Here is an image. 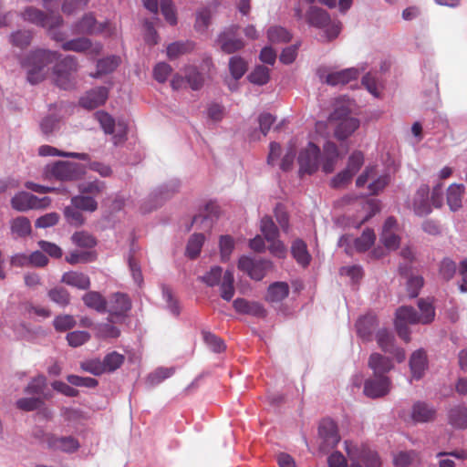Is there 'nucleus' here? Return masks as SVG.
Here are the masks:
<instances>
[{
  "instance_id": "1",
  "label": "nucleus",
  "mask_w": 467,
  "mask_h": 467,
  "mask_svg": "<svg viewBox=\"0 0 467 467\" xmlns=\"http://www.w3.org/2000/svg\"><path fill=\"white\" fill-rule=\"evenodd\" d=\"M420 314L411 306H400L396 311L395 327L400 338L405 342L410 340L408 324H430L434 320L435 308L431 302L420 299L418 301Z\"/></svg>"
},
{
  "instance_id": "2",
  "label": "nucleus",
  "mask_w": 467,
  "mask_h": 467,
  "mask_svg": "<svg viewBox=\"0 0 467 467\" xmlns=\"http://www.w3.org/2000/svg\"><path fill=\"white\" fill-rule=\"evenodd\" d=\"M58 58V54L54 51L39 49L31 52L23 62V67L27 69V79L31 84H36L45 78V68Z\"/></svg>"
},
{
  "instance_id": "3",
  "label": "nucleus",
  "mask_w": 467,
  "mask_h": 467,
  "mask_svg": "<svg viewBox=\"0 0 467 467\" xmlns=\"http://www.w3.org/2000/svg\"><path fill=\"white\" fill-rule=\"evenodd\" d=\"M306 20L311 26L324 29L322 36L326 41H332L340 34L342 25L339 21H332L329 14L316 5H311L306 13Z\"/></svg>"
},
{
  "instance_id": "4",
  "label": "nucleus",
  "mask_w": 467,
  "mask_h": 467,
  "mask_svg": "<svg viewBox=\"0 0 467 467\" xmlns=\"http://www.w3.org/2000/svg\"><path fill=\"white\" fill-rule=\"evenodd\" d=\"M78 68V61L72 56H67L57 62L53 69L55 84L65 90L74 88L77 83L76 73Z\"/></svg>"
},
{
  "instance_id": "5",
  "label": "nucleus",
  "mask_w": 467,
  "mask_h": 467,
  "mask_svg": "<svg viewBox=\"0 0 467 467\" xmlns=\"http://www.w3.org/2000/svg\"><path fill=\"white\" fill-rule=\"evenodd\" d=\"M390 174L384 172L379 175L376 165H368L365 168L364 171L357 178L356 185L358 188H362L366 183L368 184V194L379 195L390 182Z\"/></svg>"
},
{
  "instance_id": "6",
  "label": "nucleus",
  "mask_w": 467,
  "mask_h": 467,
  "mask_svg": "<svg viewBox=\"0 0 467 467\" xmlns=\"http://www.w3.org/2000/svg\"><path fill=\"white\" fill-rule=\"evenodd\" d=\"M47 176L58 181H76L85 175V166L72 161H58L47 167Z\"/></svg>"
},
{
  "instance_id": "7",
  "label": "nucleus",
  "mask_w": 467,
  "mask_h": 467,
  "mask_svg": "<svg viewBox=\"0 0 467 467\" xmlns=\"http://www.w3.org/2000/svg\"><path fill=\"white\" fill-rule=\"evenodd\" d=\"M215 45L223 53L230 55L242 50L245 42L239 35V26L231 25L218 34Z\"/></svg>"
},
{
  "instance_id": "8",
  "label": "nucleus",
  "mask_w": 467,
  "mask_h": 467,
  "mask_svg": "<svg viewBox=\"0 0 467 467\" xmlns=\"http://www.w3.org/2000/svg\"><path fill=\"white\" fill-rule=\"evenodd\" d=\"M330 122H337L335 129V137L345 140L349 137L358 127L359 120L349 116L347 109H336L329 116Z\"/></svg>"
},
{
  "instance_id": "9",
  "label": "nucleus",
  "mask_w": 467,
  "mask_h": 467,
  "mask_svg": "<svg viewBox=\"0 0 467 467\" xmlns=\"http://www.w3.org/2000/svg\"><path fill=\"white\" fill-rule=\"evenodd\" d=\"M319 159V148L313 142H309L305 149L301 150L298 155L300 176L315 173L318 169Z\"/></svg>"
},
{
  "instance_id": "10",
  "label": "nucleus",
  "mask_w": 467,
  "mask_h": 467,
  "mask_svg": "<svg viewBox=\"0 0 467 467\" xmlns=\"http://www.w3.org/2000/svg\"><path fill=\"white\" fill-rule=\"evenodd\" d=\"M272 266L273 264L270 260H257L249 256H242L238 262V268L256 281L262 280Z\"/></svg>"
},
{
  "instance_id": "11",
  "label": "nucleus",
  "mask_w": 467,
  "mask_h": 467,
  "mask_svg": "<svg viewBox=\"0 0 467 467\" xmlns=\"http://www.w3.org/2000/svg\"><path fill=\"white\" fill-rule=\"evenodd\" d=\"M21 16L25 21L35 24L42 27H53L59 26L63 23V19L60 15H47L43 11L33 7H26Z\"/></svg>"
},
{
  "instance_id": "12",
  "label": "nucleus",
  "mask_w": 467,
  "mask_h": 467,
  "mask_svg": "<svg viewBox=\"0 0 467 467\" xmlns=\"http://www.w3.org/2000/svg\"><path fill=\"white\" fill-rule=\"evenodd\" d=\"M36 438H40L43 442L47 443L48 448L58 450L65 452H73L79 447L78 441L71 436L57 437L50 433H45L41 430L35 432Z\"/></svg>"
},
{
  "instance_id": "13",
  "label": "nucleus",
  "mask_w": 467,
  "mask_h": 467,
  "mask_svg": "<svg viewBox=\"0 0 467 467\" xmlns=\"http://www.w3.org/2000/svg\"><path fill=\"white\" fill-rule=\"evenodd\" d=\"M105 184L99 181L82 182L78 185L79 195L71 199V204H97L95 198L100 195Z\"/></svg>"
},
{
  "instance_id": "14",
  "label": "nucleus",
  "mask_w": 467,
  "mask_h": 467,
  "mask_svg": "<svg viewBox=\"0 0 467 467\" xmlns=\"http://www.w3.org/2000/svg\"><path fill=\"white\" fill-rule=\"evenodd\" d=\"M319 437L322 440L320 449L328 451L334 448L339 441L340 437L335 421L329 419L323 420L318 428Z\"/></svg>"
},
{
  "instance_id": "15",
  "label": "nucleus",
  "mask_w": 467,
  "mask_h": 467,
  "mask_svg": "<svg viewBox=\"0 0 467 467\" xmlns=\"http://www.w3.org/2000/svg\"><path fill=\"white\" fill-rule=\"evenodd\" d=\"M389 389V379L385 376H375V379H368L364 384L365 395L372 399L387 395Z\"/></svg>"
},
{
  "instance_id": "16",
  "label": "nucleus",
  "mask_w": 467,
  "mask_h": 467,
  "mask_svg": "<svg viewBox=\"0 0 467 467\" xmlns=\"http://www.w3.org/2000/svg\"><path fill=\"white\" fill-rule=\"evenodd\" d=\"M376 339L379 347L387 353L393 354L398 362L405 359V351L394 346V337L387 329H379L377 332Z\"/></svg>"
},
{
  "instance_id": "17",
  "label": "nucleus",
  "mask_w": 467,
  "mask_h": 467,
  "mask_svg": "<svg viewBox=\"0 0 467 467\" xmlns=\"http://www.w3.org/2000/svg\"><path fill=\"white\" fill-rule=\"evenodd\" d=\"M397 230V220L392 216L387 218L380 234V241L389 250H396L400 246V239L396 234Z\"/></svg>"
},
{
  "instance_id": "18",
  "label": "nucleus",
  "mask_w": 467,
  "mask_h": 467,
  "mask_svg": "<svg viewBox=\"0 0 467 467\" xmlns=\"http://www.w3.org/2000/svg\"><path fill=\"white\" fill-rule=\"evenodd\" d=\"M61 47L65 51H74L78 53L89 51V53L94 56L99 55L102 50V45L100 43L92 44L90 39L87 37H78L66 41Z\"/></svg>"
},
{
  "instance_id": "19",
  "label": "nucleus",
  "mask_w": 467,
  "mask_h": 467,
  "mask_svg": "<svg viewBox=\"0 0 467 467\" xmlns=\"http://www.w3.org/2000/svg\"><path fill=\"white\" fill-rule=\"evenodd\" d=\"M109 97V90L105 87H98L88 91L79 100L81 107L93 109L103 105Z\"/></svg>"
},
{
  "instance_id": "20",
  "label": "nucleus",
  "mask_w": 467,
  "mask_h": 467,
  "mask_svg": "<svg viewBox=\"0 0 467 467\" xmlns=\"http://www.w3.org/2000/svg\"><path fill=\"white\" fill-rule=\"evenodd\" d=\"M359 72L355 67L346 68L340 71L331 72L327 75L325 82L330 86L345 85L357 79Z\"/></svg>"
},
{
  "instance_id": "21",
  "label": "nucleus",
  "mask_w": 467,
  "mask_h": 467,
  "mask_svg": "<svg viewBox=\"0 0 467 467\" xmlns=\"http://www.w3.org/2000/svg\"><path fill=\"white\" fill-rule=\"evenodd\" d=\"M435 417L436 409L426 402L418 401L412 406L411 418L415 422L432 421Z\"/></svg>"
},
{
  "instance_id": "22",
  "label": "nucleus",
  "mask_w": 467,
  "mask_h": 467,
  "mask_svg": "<svg viewBox=\"0 0 467 467\" xmlns=\"http://www.w3.org/2000/svg\"><path fill=\"white\" fill-rule=\"evenodd\" d=\"M236 312L247 314L257 317H265L266 311L264 306L257 302H249L244 298H237L233 304Z\"/></svg>"
},
{
  "instance_id": "23",
  "label": "nucleus",
  "mask_w": 467,
  "mask_h": 467,
  "mask_svg": "<svg viewBox=\"0 0 467 467\" xmlns=\"http://www.w3.org/2000/svg\"><path fill=\"white\" fill-rule=\"evenodd\" d=\"M378 325L377 317L373 314H367L358 318L356 323L358 335L366 341L371 339L372 332Z\"/></svg>"
},
{
  "instance_id": "24",
  "label": "nucleus",
  "mask_w": 467,
  "mask_h": 467,
  "mask_svg": "<svg viewBox=\"0 0 467 467\" xmlns=\"http://www.w3.org/2000/svg\"><path fill=\"white\" fill-rule=\"evenodd\" d=\"M410 368L414 379L419 380L422 378L427 368V356L424 350L419 349L412 353Z\"/></svg>"
},
{
  "instance_id": "25",
  "label": "nucleus",
  "mask_w": 467,
  "mask_h": 467,
  "mask_svg": "<svg viewBox=\"0 0 467 467\" xmlns=\"http://www.w3.org/2000/svg\"><path fill=\"white\" fill-rule=\"evenodd\" d=\"M338 159L337 147L334 142L327 141L324 145V153L322 156V170L325 173H330L334 171Z\"/></svg>"
},
{
  "instance_id": "26",
  "label": "nucleus",
  "mask_w": 467,
  "mask_h": 467,
  "mask_svg": "<svg viewBox=\"0 0 467 467\" xmlns=\"http://www.w3.org/2000/svg\"><path fill=\"white\" fill-rule=\"evenodd\" d=\"M61 282L80 290H87L90 287L89 277L87 275L77 271L64 273Z\"/></svg>"
},
{
  "instance_id": "27",
  "label": "nucleus",
  "mask_w": 467,
  "mask_h": 467,
  "mask_svg": "<svg viewBox=\"0 0 467 467\" xmlns=\"http://www.w3.org/2000/svg\"><path fill=\"white\" fill-rule=\"evenodd\" d=\"M448 422L453 428H467V407L465 405L452 406L448 411Z\"/></svg>"
},
{
  "instance_id": "28",
  "label": "nucleus",
  "mask_w": 467,
  "mask_h": 467,
  "mask_svg": "<svg viewBox=\"0 0 467 467\" xmlns=\"http://www.w3.org/2000/svg\"><path fill=\"white\" fill-rule=\"evenodd\" d=\"M291 254L298 265L303 267L309 265L311 255L308 253L307 245L302 239H296L291 245Z\"/></svg>"
},
{
  "instance_id": "29",
  "label": "nucleus",
  "mask_w": 467,
  "mask_h": 467,
  "mask_svg": "<svg viewBox=\"0 0 467 467\" xmlns=\"http://www.w3.org/2000/svg\"><path fill=\"white\" fill-rule=\"evenodd\" d=\"M101 29L97 27L96 18L92 14H86L78 23L73 26V33L79 35H91L96 32H100Z\"/></svg>"
},
{
  "instance_id": "30",
  "label": "nucleus",
  "mask_w": 467,
  "mask_h": 467,
  "mask_svg": "<svg viewBox=\"0 0 467 467\" xmlns=\"http://www.w3.org/2000/svg\"><path fill=\"white\" fill-rule=\"evenodd\" d=\"M368 366L373 369L375 376H384V374L389 372L393 367L389 358L383 357L379 353L371 354Z\"/></svg>"
},
{
  "instance_id": "31",
  "label": "nucleus",
  "mask_w": 467,
  "mask_h": 467,
  "mask_svg": "<svg viewBox=\"0 0 467 467\" xmlns=\"http://www.w3.org/2000/svg\"><path fill=\"white\" fill-rule=\"evenodd\" d=\"M289 295V285L285 282H275L267 289L265 299L268 302H281Z\"/></svg>"
},
{
  "instance_id": "32",
  "label": "nucleus",
  "mask_w": 467,
  "mask_h": 467,
  "mask_svg": "<svg viewBox=\"0 0 467 467\" xmlns=\"http://www.w3.org/2000/svg\"><path fill=\"white\" fill-rule=\"evenodd\" d=\"M85 306L97 312L103 313L107 308V301L104 296L97 291H89L82 296Z\"/></svg>"
},
{
  "instance_id": "33",
  "label": "nucleus",
  "mask_w": 467,
  "mask_h": 467,
  "mask_svg": "<svg viewBox=\"0 0 467 467\" xmlns=\"http://www.w3.org/2000/svg\"><path fill=\"white\" fill-rule=\"evenodd\" d=\"M38 154L40 156H60L67 158H74L81 161L89 160V155L88 153H78V152H68L59 150L55 147L49 145H42L38 149Z\"/></svg>"
},
{
  "instance_id": "34",
  "label": "nucleus",
  "mask_w": 467,
  "mask_h": 467,
  "mask_svg": "<svg viewBox=\"0 0 467 467\" xmlns=\"http://www.w3.org/2000/svg\"><path fill=\"white\" fill-rule=\"evenodd\" d=\"M97 206H66L65 216L67 222L73 225H80L84 222L82 211L93 213Z\"/></svg>"
},
{
  "instance_id": "35",
  "label": "nucleus",
  "mask_w": 467,
  "mask_h": 467,
  "mask_svg": "<svg viewBox=\"0 0 467 467\" xmlns=\"http://www.w3.org/2000/svg\"><path fill=\"white\" fill-rule=\"evenodd\" d=\"M194 43L192 41H178L170 44L167 47V56L172 60L180 56L188 54L194 49Z\"/></svg>"
},
{
  "instance_id": "36",
  "label": "nucleus",
  "mask_w": 467,
  "mask_h": 467,
  "mask_svg": "<svg viewBox=\"0 0 467 467\" xmlns=\"http://www.w3.org/2000/svg\"><path fill=\"white\" fill-rule=\"evenodd\" d=\"M120 58L117 56H111L99 59L97 63V71L92 75L93 78H99L113 72L119 65Z\"/></svg>"
},
{
  "instance_id": "37",
  "label": "nucleus",
  "mask_w": 467,
  "mask_h": 467,
  "mask_svg": "<svg viewBox=\"0 0 467 467\" xmlns=\"http://www.w3.org/2000/svg\"><path fill=\"white\" fill-rule=\"evenodd\" d=\"M48 197L38 198L28 192H21L12 198L11 204H49Z\"/></svg>"
},
{
  "instance_id": "38",
  "label": "nucleus",
  "mask_w": 467,
  "mask_h": 467,
  "mask_svg": "<svg viewBox=\"0 0 467 467\" xmlns=\"http://www.w3.org/2000/svg\"><path fill=\"white\" fill-rule=\"evenodd\" d=\"M111 308L114 314L122 315L131 308V301L128 295L115 293L111 299Z\"/></svg>"
},
{
  "instance_id": "39",
  "label": "nucleus",
  "mask_w": 467,
  "mask_h": 467,
  "mask_svg": "<svg viewBox=\"0 0 467 467\" xmlns=\"http://www.w3.org/2000/svg\"><path fill=\"white\" fill-rule=\"evenodd\" d=\"M95 330L96 337L100 339L117 338L120 335V330L113 325L111 320H109L106 323L98 324L95 327Z\"/></svg>"
},
{
  "instance_id": "40",
  "label": "nucleus",
  "mask_w": 467,
  "mask_h": 467,
  "mask_svg": "<svg viewBox=\"0 0 467 467\" xmlns=\"http://www.w3.org/2000/svg\"><path fill=\"white\" fill-rule=\"evenodd\" d=\"M124 361L125 357L117 351L107 354L102 360L105 373L114 372L122 366Z\"/></svg>"
},
{
  "instance_id": "41",
  "label": "nucleus",
  "mask_w": 467,
  "mask_h": 467,
  "mask_svg": "<svg viewBox=\"0 0 467 467\" xmlns=\"http://www.w3.org/2000/svg\"><path fill=\"white\" fill-rule=\"evenodd\" d=\"M376 235L372 229L367 228L362 234L355 239L354 245L357 251L366 252L375 243Z\"/></svg>"
},
{
  "instance_id": "42",
  "label": "nucleus",
  "mask_w": 467,
  "mask_h": 467,
  "mask_svg": "<svg viewBox=\"0 0 467 467\" xmlns=\"http://www.w3.org/2000/svg\"><path fill=\"white\" fill-rule=\"evenodd\" d=\"M205 237L202 234H192L186 246V255L191 259H195L201 253Z\"/></svg>"
},
{
  "instance_id": "43",
  "label": "nucleus",
  "mask_w": 467,
  "mask_h": 467,
  "mask_svg": "<svg viewBox=\"0 0 467 467\" xmlns=\"http://www.w3.org/2000/svg\"><path fill=\"white\" fill-rule=\"evenodd\" d=\"M234 274L230 270H226L223 276V281L221 283V296L223 299L226 301H231L234 296Z\"/></svg>"
},
{
  "instance_id": "44",
  "label": "nucleus",
  "mask_w": 467,
  "mask_h": 467,
  "mask_svg": "<svg viewBox=\"0 0 467 467\" xmlns=\"http://www.w3.org/2000/svg\"><path fill=\"white\" fill-rule=\"evenodd\" d=\"M184 72L185 79L192 89L198 90L202 87L204 78L195 67H186Z\"/></svg>"
},
{
  "instance_id": "45",
  "label": "nucleus",
  "mask_w": 467,
  "mask_h": 467,
  "mask_svg": "<svg viewBox=\"0 0 467 467\" xmlns=\"http://www.w3.org/2000/svg\"><path fill=\"white\" fill-rule=\"evenodd\" d=\"M49 299L57 305L65 307L70 303V294L64 287H55L48 291Z\"/></svg>"
},
{
  "instance_id": "46",
  "label": "nucleus",
  "mask_w": 467,
  "mask_h": 467,
  "mask_svg": "<svg viewBox=\"0 0 467 467\" xmlns=\"http://www.w3.org/2000/svg\"><path fill=\"white\" fill-rule=\"evenodd\" d=\"M229 70L234 79H239L245 74L247 63L241 57H232L229 60Z\"/></svg>"
},
{
  "instance_id": "47",
  "label": "nucleus",
  "mask_w": 467,
  "mask_h": 467,
  "mask_svg": "<svg viewBox=\"0 0 467 467\" xmlns=\"http://www.w3.org/2000/svg\"><path fill=\"white\" fill-rule=\"evenodd\" d=\"M202 339L204 343L216 353H221L225 349L224 342L222 338L217 337L215 334L203 330L202 332Z\"/></svg>"
},
{
  "instance_id": "48",
  "label": "nucleus",
  "mask_w": 467,
  "mask_h": 467,
  "mask_svg": "<svg viewBox=\"0 0 467 467\" xmlns=\"http://www.w3.org/2000/svg\"><path fill=\"white\" fill-rule=\"evenodd\" d=\"M267 37L272 43H286L291 40V34L284 27L271 26L267 31Z\"/></svg>"
},
{
  "instance_id": "49",
  "label": "nucleus",
  "mask_w": 467,
  "mask_h": 467,
  "mask_svg": "<svg viewBox=\"0 0 467 467\" xmlns=\"http://www.w3.org/2000/svg\"><path fill=\"white\" fill-rule=\"evenodd\" d=\"M212 12L209 8L203 7L197 11L194 27L199 32L207 30L211 24Z\"/></svg>"
},
{
  "instance_id": "50",
  "label": "nucleus",
  "mask_w": 467,
  "mask_h": 467,
  "mask_svg": "<svg viewBox=\"0 0 467 467\" xmlns=\"http://www.w3.org/2000/svg\"><path fill=\"white\" fill-rule=\"evenodd\" d=\"M463 184L452 183L447 189V204H461L464 195Z\"/></svg>"
},
{
  "instance_id": "51",
  "label": "nucleus",
  "mask_w": 467,
  "mask_h": 467,
  "mask_svg": "<svg viewBox=\"0 0 467 467\" xmlns=\"http://www.w3.org/2000/svg\"><path fill=\"white\" fill-rule=\"evenodd\" d=\"M250 82L256 85H265L270 79L269 68L265 66H257L248 76Z\"/></svg>"
},
{
  "instance_id": "52",
  "label": "nucleus",
  "mask_w": 467,
  "mask_h": 467,
  "mask_svg": "<svg viewBox=\"0 0 467 467\" xmlns=\"http://www.w3.org/2000/svg\"><path fill=\"white\" fill-rule=\"evenodd\" d=\"M11 230L17 236H26L31 233L30 221L26 217H18L12 222Z\"/></svg>"
},
{
  "instance_id": "53",
  "label": "nucleus",
  "mask_w": 467,
  "mask_h": 467,
  "mask_svg": "<svg viewBox=\"0 0 467 467\" xmlns=\"http://www.w3.org/2000/svg\"><path fill=\"white\" fill-rule=\"evenodd\" d=\"M260 228L266 241L276 239L279 235L276 225L269 216L262 218Z\"/></svg>"
},
{
  "instance_id": "54",
  "label": "nucleus",
  "mask_w": 467,
  "mask_h": 467,
  "mask_svg": "<svg viewBox=\"0 0 467 467\" xmlns=\"http://www.w3.org/2000/svg\"><path fill=\"white\" fill-rule=\"evenodd\" d=\"M53 326L57 332H65L76 326V320L71 315H59L54 318Z\"/></svg>"
},
{
  "instance_id": "55",
  "label": "nucleus",
  "mask_w": 467,
  "mask_h": 467,
  "mask_svg": "<svg viewBox=\"0 0 467 467\" xmlns=\"http://www.w3.org/2000/svg\"><path fill=\"white\" fill-rule=\"evenodd\" d=\"M66 338L70 347L78 348L90 339V334L87 331L77 330L67 333Z\"/></svg>"
},
{
  "instance_id": "56",
  "label": "nucleus",
  "mask_w": 467,
  "mask_h": 467,
  "mask_svg": "<svg viewBox=\"0 0 467 467\" xmlns=\"http://www.w3.org/2000/svg\"><path fill=\"white\" fill-rule=\"evenodd\" d=\"M160 7L165 20L170 25L175 26L177 24V15L172 0H161Z\"/></svg>"
},
{
  "instance_id": "57",
  "label": "nucleus",
  "mask_w": 467,
  "mask_h": 467,
  "mask_svg": "<svg viewBox=\"0 0 467 467\" xmlns=\"http://www.w3.org/2000/svg\"><path fill=\"white\" fill-rule=\"evenodd\" d=\"M415 462H419V454L414 451H400L394 458V463L398 467H409Z\"/></svg>"
},
{
  "instance_id": "58",
  "label": "nucleus",
  "mask_w": 467,
  "mask_h": 467,
  "mask_svg": "<svg viewBox=\"0 0 467 467\" xmlns=\"http://www.w3.org/2000/svg\"><path fill=\"white\" fill-rule=\"evenodd\" d=\"M81 369L86 372H88L95 376H100L105 373V369L103 368L102 360L99 358H92L88 359L80 364Z\"/></svg>"
},
{
  "instance_id": "59",
  "label": "nucleus",
  "mask_w": 467,
  "mask_h": 467,
  "mask_svg": "<svg viewBox=\"0 0 467 467\" xmlns=\"http://www.w3.org/2000/svg\"><path fill=\"white\" fill-rule=\"evenodd\" d=\"M71 239L76 245L84 248H92L97 244L96 239L86 232H77Z\"/></svg>"
},
{
  "instance_id": "60",
  "label": "nucleus",
  "mask_w": 467,
  "mask_h": 467,
  "mask_svg": "<svg viewBox=\"0 0 467 467\" xmlns=\"http://www.w3.org/2000/svg\"><path fill=\"white\" fill-rule=\"evenodd\" d=\"M32 34L28 30H18L11 35L10 39L14 46L25 48L31 41Z\"/></svg>"
},
{
  "instance_id": "61",
  "label": "nucleus",
  "mask_w": 467,
  "mask_h": 467,
  "mask_svg": "<svg viewBox=\"0 0 467 467\" xmlns=\"http://www.w3.org/2000/svg\"><path fill=\"white\" fill-rule=\"evenodd\" d=\"M67 380L69 384L77 387L95 388L99 382L96 379L90 377H80L77 375H68Z\"/></svg>"
},
{
  "instance_id": "62",
  "label": "nucleus",
  "mask_w": 467,
  "mask_h": 467,
  "mask_svg": "<svg viewBox=\"0 0 467 467\" xmlns=\"http://www.w3.org/2000/svg\"><path fill=\"white\" fill-rule=\"evenodd\" d=\"M44 404L40 398H22L16 401V406L24 411H32L39 409Z\"/></svg>"
},
{
  "instance_id": "63",
  "label": "nucleus",
  "mask_w": 467,
  "mask_h": 467,
  "mask_svg": "<svg viewBox=\"0 0 467 467\" xmlns=\"http://www.w3.org/2000/svg\"><path fill=\"white\" fill-rule=\"evenodd\" d=\"M96 117L105 133L112 134L114 132L115 120L109 113L105 111H98L96 113Z\"/></svg>"
},
{
  "instance_id": "64",
  "label": "nucleus",
  "mask_w": 467,
  "mask_h": 467,
  "mask_svg": "<svg viewBox=\"0 0 467 467\" xmlns=\"http://www.w3.org/2000/svg\"><path fill=\"white\" fill-rule=\"evenodd\" d=\"M171 72L172 68L169 64L160 62L153 68V77L158 82L164 83Z\"/></svg>"
}]
</instances>
